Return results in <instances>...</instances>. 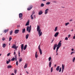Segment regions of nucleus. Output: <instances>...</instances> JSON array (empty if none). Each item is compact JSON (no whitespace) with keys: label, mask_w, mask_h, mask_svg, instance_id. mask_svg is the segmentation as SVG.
<instances>
[{"label":"nucleus","mask_w":75,"mask_h":75,"mask_svg":"<svg viewBox=\"0 0 75 75\" xmlns=\"http://www.w3.org/2000/svg\"><path fill=\"white\" fill-rule=\"evenodd\" d=\"M37 31L38 32V35H39V37H40L42 35V32H41V29H40V26H37Z\"/></svg>","instance_id":"f257e3e1"},{"label":"nucleus","mask_w":75,"mask_h":75,"mask_svg":"<svg viewBox=\"0 0 75 75\" xmlns=\"http://www.w3.org/2000/svg\"><path fill=\"white\" fill-rule=\"evenodd\" d=\"M61 43L60 42H59L57 45V47L56 49V53L58 51V49L59 48V47H61Z\"/></svg>","instance_id":"f03ea898"},{"label":"nucleus","mask_w":75,"mask_h":75,"mask_svg":"<svg viewBox=\"0 0 75 75\" xmlns=\"http://www.w3.org/2000/svg\"><path fill=\"white\" fill-rule=\"evenodd\" d=\"M26 30H27V31H28V33H30V32L31 31V26L30 25L29 27V26H27Z\"/></svg>","instance_id":"7ed1b4c3"},{"label":"nucleus","mask_w":75,"mask_h":75,"mask_svg":"<svg viewBox=\"0 0 75 75\" xmlns=\"http://www.w3.org/2000/svg\"><path fill=\"white\" fill-rule=\"evenodd\" d=\"M41 45H39L38 46V49L39 50L40 53V55H42V50L41 49V48H40V47Z\"/></svg>","instance_id":"20e7f679"},{"label":"nucleus","mask_w":75,"mask_h":75,"mask_svg":"<svg viewBox=\"0 0 75 75\" xmlns=\"http://www.w3.org/2000/svg\"><path fill=\"white\" fill-rule=\"evenodd\" d=\"M18 46H16L15 45L13 44V46H12L11 47L12 48H15V50H17V48Z\"/></svg>","instance_id":"39448f33"},{"label":"nucleus","mask_w":75,"mask_h":75,"mask_svg":"<svg viewBox=\"0 0 75 75\" xmlns=\"http://www.w3.org/2000/svg\"><path fill=\"white\" fill-rule=\"evenodd\" d=\"M33 8V5H30L29 6L28 8H27L28 10H30Z\"/></svg>","instance_id":"423d86ee"},{"label":"nucleus","mask_w":75,"mask_h":75,"mask_svg":"<svg viewBox=\"0 0 75 75\" xmlns=\"http://www.w3.org/2000/svg\"><path fill=\"white\" fill-rule=\"evenodd\" d=\"M19 31H20V30H19L16 29L15 30L14 33L15 34H17L19 33Z\"/></svg>","instance_id":"0eeeda50"},{"label":"nucleus","mask_w":75,"mask_h":75,"mask_svg":"<svg viewBox=\"0 0 75 75\" xmlns=\"http://www.w3.org/2000/svg\"><path fill=\"white\" fill-rule=\"evenodd\" d=\"M62 72H63L64 70V64H62Z\"/></svg>","instance_id":"6e6552de"},{"label":"nucleus","mask_w":75,"mask_h":75,"mask_svg":"<svg viewBox=\"0 0 75 75\" xmlns=\"http://www.w3.org/2000/svg\"><path fill=\"white\" fill-rule=\"evenodd\" d=\"M58 34H59V32L56 33L54 34V37H57L58 35Z\"/></svg>","instance_id":"1a4fd4ad"},{"label":"nucleus","mask_w":75,"mask_h":75,"mask_svg":"<svg viewBox=\"0 0 75 75\" xmlns=\"http://www.w3.org/2000/svg\"><path fill=\"white\" fill-rule=\"evenodd\" d=\"M49 10V9H47L45 10V14H47V13H48V11Z\"/></svg>","instance_id":"9d476101"},{"label":"nucleus","mask_w":75,"mask_h":75,"mask_svg":"<svg viewBox=\"0 0 75 75\" xmlns=\"http://www.w3.org/2000/svg\"><path fill=\"white\" fill-rule=\"evenodd\" d=\"M57 47V44H55L54 45V46L53 47V50H55L56 48V47Z\"/></svg>","instance_id":"9b49d317"},{"label":"nucleus","mask_w":75,"mask_h":75,"mask_svg":"<svg viewBox=\"0 0 75 75\" xmlns=\"http://www.w3.org/2000/svg\"><path fill=\"white\" fill-rule=\"evenodd\" d=\"M19 18H22V17H23V14L21 13H20L19 14Z\"/></svg>","instance_id":"f8f14e48"},{"label":"nucleus","mask_w":75,"mask_h":75,"mask_svg":"<svg viewBox=\"0 0 75 75\" xmlns=\"http://www.w3.org/2000/svg\"><path fill=\"white\" fill-rule=\"evenodd\" d=\"M23 46H24V45L23 44H22L21 45V49L22 50L21 52H23Z\"/></svg>","instance_id":"ddd939ff"},{"label":"nucleus","mask_w":75,"mask_h":75,"mask_svg":"<svg viewBox=\"0 0 75 75\" xmlns=\"http://www.w3.org/2000/svg\"><path fill=\"white\" fill-rule=\"evenodd\" d=\"M30 23V22H29V21H28L26 23L25 25V26H27V25H29V24Z\"/></svg>","instance_id":"4468645a"},{"label":"nucleus","mask_w":75,"mask_h":75,"mask_svg":"<svg viewBox=\"0 0 75 75\" xmlns=\"http://www.w3.org/2000/svg\"><path fill=\"white\" fill-rule=\"evenodd\" d=\"M42 14V11H40L38 13L39 15H41V14Z\"/></svg>","instance_id":"2eb2a0df"},{"label":"nucleus","mask_w":75,"mask_h":75,"mask_svg":"<svg viewBox=\"0 0 75 75\" xmlns=\"http://www.w3.org/2000/svg\"><path fill=\"white\" fill-rule=\"evenodd\" d=\"M12 66H11L10 65H8L7 66L8 68L10 69V68H12Z\"/></svg>","instance_id":"dca6fc26"},{"label":"nucleus","mask_w":75,"mask_h":75,"mask_svg":"<svg viewBox=\"0 0 75 75\" xmlns=\"http://www.w3.org/2000/svg\"><path fill=\"white\" fill-rule=\"evenodd\" d=\"M10 61H11V60H10V59H8V61H6V64H9V62H10Z\"/></svg>","instance_id":"f3484780"},{"label":"nucleus","mask_w":75,"mask_h":75,"mask_svg":"<svg viewBox=\"0 0 75 75\" xmlns=\"http://www.w3.org/2000/svg\"><path fill=\"white\" fill-rule=\"evenodd\" d=\"M59 67V66H58L57 68L56 69V70L58 71L59 70V67Z\"/></svg>","instance_id":"a211bd4d"},{"label":"nucleus","mask_w":75,"mask_h":75,"mask_svg":"<svg viewBox=\"0 0 75 75\" xmlns=\"http://www.w3.org/2000/svg\"><path fill=\"white\" fill-rule=\"evenodd\" d=\"M27 45H25V47H24L23 48L24 50H26V48H27Z\"/></svg>","instance_id":"6ab92c4d"},{"label":"nucleus","mask_w":75,"mask_h":75,"mask_svg":"<svg viewBox=\"0 0 75 75\" xmlns=\"http://www.w3.org/2000/svg\"><path fill=\"white\" fill-rule=\"evenodd\" d=\"M28 37H29V34H28L26 36V39H28Z\"/></svg>","instance_id":"aec40b11"},{"label":"nucleus","mask_w":75,"mask_h":75,"mask_svg":"<svg viewBox=\"0 0 75 75\" xmlns=\"http://www.w3.org/2000/svg\"><path fill=\"white\" fill-rule=\"evenodd\" d=\"M22 33H25V28H24L22 30Z\"/></svg>","instance_id":"412c9836"},{"label":"nucleus","mask_w":75,"mask_h":75,"mask_svg":"<svg viewBox=\"0 0 75 75\" xmlns=\"http://www.w3.org/2000/svg\"><path fill=\"white\" fill-rule=\"evenodd\" d=\"M51 63H52L51 62H50L49 63V66L50 68H51Z\"/></svg>","instance_id":"4be33fe9"},{"label":"nucleus","mask_w":75,"mask_h":75,"mask_svg":"<svg viewBox=\"0 0 75 75\" xmlns=\"http://www.w3.org/2000/svg\"><path fill=\"white\" fill-rule=\"evenodd\" d=\"M58 31V27H56L55 28L54 31L55 32L56 31Z\"/></svg>","instance_id":"5701e85b"},{"label":"nucleus","mask_w":75,"mask_h":75,"mask_svg":"<svg viewBox=\"0 0 75 75\" xmlns=\"http://www.w3.org/2000/svg\"><path fill=\"white\" fill-rule=\"evenodd\" d=\"M37 52H36L35 54V57L36 58H37L38 57V54H37Z\"/></svg>","instance_id":"b1692460"},{"label":"nucleus","mask_w":75,"mask_h":75,"mask_svg":"<svg viewBox=\"0 0 75 75\" xmlns=\"http://www.w3.org/2000/svg\"><path fill=\"white\" fill-rule=\"evenodd\" d=\"M6 46V44H3L2 47H3V48H5Z\"/></svg>","instance_id":"393cba45"},{"label":"nucleus","mask_w":75,"mask_h":75,"mask_svg":"<svg viewBox=\"0 0 75 75\" xmlns=\"http://www.w3.org/2000/svg\"><path fill=\"white\" fill-rule=\"evenodd\" d=\"M51 3L50 2H47L46 3V5H48L49 4H50Z\"/></svg>","instance_id":"a878e982"},{"label":"nucleus","mask_w":75,"mask_h":75,"mask_svg":"<svg viewBox=\"0 0 75 75\" xmlns=\"http://www.w3.org/2000/svg\"><path fill=\"white\" fill-rule=\"evenodd\" d=\"M15 60V58L14 57H13L11 60V61H14Z\"/></svg>","instance_id":"bb28decb"},{"label":"nucleus","mask_w":75,"mask_h":75,"mask_svg":"<svg viewBox=\"0 0 75 75\" xmlns=\"http://www.w3.org/2000/svg\"><path fill=\"white\" fill-rule=\"evenodd\" d=\"M10 35H12V34H13V30H11L10 32Z\"/></svg>","instance_id":"cd10ccee"},{"label":"nucleus","mask_w":75,"mask_h":75,"mask_svg":"<svg viewBox=\"0 0 75 75\" xmlns=\"http://www.w3.org/2000/svg\"><path fill=\"white\" fill-rule=\"evenodd\" d=\"M27 67V64H25V66L24 67V68H26Z\"/></svg>","instance_id":"c85d7f7f"},{"label":"nucleus","mask_w":75,"mask_h":75,"mask_svg":"<svg viewBox=\"0 0 75 75\" xmlns=\"http://www.w3.org/2000/svg\"><path fill=\"white\" fill-rule=\"evenodd\" d=\"M44 4L43 3L41 4L40 5V7H44Z\"/></svg>","instance_id":"c756f323"},{"label":"nucleus","mask_w":75,"mask_h":75,"mask_svg":"<svg viewBox=\"0 0 75 75\" xmlns=\"http://www.w3.org/2000/svg\"><path fill=\"white\" fill-rule=\"evenodd\" d=\"M8 29H7V30H5L4 31V32L6 33H7L8 32Z\"/></svg>","instance_id":"7c9ffc66"},{"label":"nucleus","mask_w":75,"mask_h":75,"mask_svg":"<svg viewBox=\"0 0 75 75\" xmlns=\"http://www.w3.org/2000/svg\"><path fill=\"white\" fill-rule=\"evenodd\" d=\"M33 15H31L30 16L31 19H32V20H33L34 19L33 18Z\"/></svg>","instance_id":"2f4dec72"},{"label":"nucleus","mask_w":75,"mask_h":75,"mask_svg":"<svg viewBox=\"0 0 75 75\" xmlns=\"http://www.w3.org/2000/svg\"><path fill=\"white\" fill-rule=\"evenodd\" d=\"M53 71V67H52L51 69V72H52Z\"/></svg>","instance_id":"473e14b6"},{"label":"nucleus","mask_w":75,"mask_h":75,"mask_svg":"<svg viewBox=\"0 0 75 75\" xmlns=\"http://www.w3.org/2000/svg\"><path fill=\"white\" fill-rule=\"evenodd\" d=\"M11 40H12V38H11V37H10L9 38V41H11Z\"/></svg>","instance_id":"72a5a7b5"},{"label":"nucleus","mask_w":75,"mask_h":75,"mask_svg":"<svg viewBox=\"0 0 75 75\" xmlns=\"http://www.w3.org/2000/svg\"><path fill=\"white\" fill-rule=\"evenodd\" d=\"M68 24H69V22L66 23H65V25L66 26H67V25H68Z\"/></svg>","instance_id":"f704fd0d"},{"label":"nucleus","mask_w":75,"mask_h":75,"mask_svg":"<svg viewBox=\"0 0 75 75\" xmlns=\"http://www.w3.org/2000/svg\"><path fill=\"white\" fill-rule=\"evenodd\" d=\"M48 59H49V61H51V57H49L48 58Z\"/></svg>","instance_id":"c9c22d12"},{"label":"nucleus","mask_w":75,"mask_h":75,"mask_svg":"<svg viewBox=\"0 0 75 75\" xmlns=\"http://www.w3.org/2000/svg\"><path fill=\"white\" fill-rule=\"evenodd\" d=\"M21 61H22V58H21V59L19 60V62H21Z\"/></svg>","instance_id":"e433bc0d"},{"label":"nucleus","mask_w":75,"mask_h":75,"mask_svg":"<svg viewBox=\"0 0 75 75\" xmlns=\"http://www.w3.org/2000/svg\"><path fill=\"white\" fill-rule=\"evenodd\" d=\"M75 57H74L73 59V62H74V61H75Z\"/></svg>","instance_id":"4c0bfd02"},{"label":"nucleus","mask_w":75,"mask_h":75,"mask_svg":"<svg viewBox=\"0 0 75 75\" xmlns=\"http://www.w3.org/2000/svg\"><path fill=\"white\" fill-rule=\"evenodd\" d=\"M75 53V52H71L70 55H72V54H73Z\"/></svg>","instance_id":"58836bf2"},{"label":"nucleus","mask_w":75,"mask_h":75,"mask_svg":"<svg viewBox=\"0 0 75 75\" xmlns=\"http://www.w3.org/2000/svg\"><path fill=\"white\" fill-rule=\"evenodd\" d=\"M34 14H35V12H34V11H33L32 13V15H34Z\"/></svg>","instance_id":"ea45409f"},{"label":"nucleus","mask_w":75,"mask_h":75,"mask_svg":"<svg viewBox=\"0 0 75 75\" xmlns=\"http://www.w3.org/2000/svg\"><path fill=\"white\" fill-rule=\"evenodd\" d=\"M68 39V37H66L65 38V40H66L67 41Z\"/></svg>","instance_id":"a19ab883"},{"label":"nucleus","mask_w":75,"mask_h":75,"mask_svg":"<svg viewBox=\"0 0 75 75\" xmlns=\"http://www.w3.org/2000/svg\"><path fill=\"white\" fill-rule=\"evenodd\" d=\"M10 53H8L7 54V57H9V56H10Z\"/></svg>","instance_id":"79ce46f5"},{"label":"nucleus","mask_w":75,"mask_h":75,"mask_svg":"<svg viewBox=\"0 0 75 75\" xmlns=\"http://www.w3.org/2000/svg\"><path fill=\"white\" fill-rule=\"evenodd\" d=\"M61 67H60V69H59V72H61Z\"/></svg>","instance_id":"37998d69"},{"label":"nucleus","mask_w":75,"mask_h":75,"mask_svg":"<svg viewBox=\"0 0 75 75\" xmlns=\"http://www.w3.org/2000/svg\"><path fill=\"white\" fill-rule=\"evenodd\" d=\"M16 73H17V70H15V71H14V73L15 74H16Z\"/></svg>","instance_id":"c03bdc74"},{"label":"nucleus","mask_w":75,"mask_h":75,"mask_svg":"<svg viewBox=\"0 0 75 75\" xmlns=\"http://www.w3.org/2000/svg\"><path fill=\"white\" fill-rule=\"evenodd\" d=\"M2 41H4L5 40V38H2Z\"/></svg>","instance_id":"a18cd8bd"},{"label":"nucleus","mask_w":75,"mask_h":75,"mask_svg":"<svg viewBox=\"0 0 75 75\" xmlns=\"http://www.w3.org/2000/svg\"><path fill=\"white\" fill-rule=\"evenodd\" d=\"M14 57H15V59H16L17 58V55H15V56H14Z\"/></svg>","instance_id":"49530a36"},{"label":"nucleus","mask_w":75,"mask_h":75,"mask_svg":"<svg viewBox=\"0 0 75 75\" xmlns=\"http://www.w3.org/2000/svg\"><path fill=\"white\" fill-rule=\"evenodd\" d=\"M73 39H74V40L75 39V34H74V36H73Z\"/></svg>","instance_id":"de8ad7c7"},{"label":"nucleus","mask_w":75,"mask_h":75,"mask_svg":"<svg viewBox=\"0 0 75 75\" xmlns=\"http://www.w3.org/2000/svg\"><path fill=\"white\" fill-rule=\"evenodd\" d=\"M56 53H57L56 54V55H58V53H57V52H56Z\"/></svg>","instance_id":"09e8293b"},{"label":"nucleus","mask_w":75,"mask_h":75,"mask_svg":"<svg viewBox=\"0 0 75 75\" xmlns=\"http://www.w3.org/2000/svg\"><path fill=\"white\" fill-rule=\"evenodd\" d=\"M16 65H18V62H16Z\"/></svg>","instance_id":"8fccbe9b"},{"label":"nucleus","mask_w":75,"mask_h":75,"mask_svg":"<svg viewBox=\"0 0 75 75\" xmlns=\"http://www.w3.org/2000/svg\"><path fill=\"white\" fill-rule=\"evenodd\" d=\"M54 39H53L51 42V43H52L53 42V41H54Z\"/></svg>","instance_id":"3c124183"},{"label":"nucleus","mask_w":75,"mask_h":75,"mask_svg":"<svg viewBox=\"0 0 75 75\" xmlns=\"http://www.w3.org/2000/svg\"><path fill=\"white\" fill-rule=\"evenodd\" d=\"M16 52H14V55H16Z\"/></svg>","instance_id":"603ef678"},{"label":"nucleus","mask_w":75,"mask_h":75,"mask_svg":"<svg viewBox=\"0 0 75 75\" xmlns=\"http://www.w3.org/2000/svg\"><path fill=\"white\" fill-rule=\"evenodd\" d=\"M68 38H69V37H70V36H71V35H68Z\"/></svg>","instance_id":"864d4df0"},{"label":"nucleus","mask_w":75,"mask_h":75,"mask_svg":"<svg viewBox=\"0 0 75 75\" xmlns=\"http://www.w3.org/2000/svg\"><path fill=\"white\" fill-rule=\"evenodd\" d=\"M71 51H74V49H71Z\"/></svg>","instance_id":"5fc2aeb1"},{"label":"nucleus","mask_w":75,"mask_h":75,"mask_svg":"<svg viewBox=\"0 0 75 75\" xmlns=\"http://www.w3.org/2000/svg\"><path fill=\"white\" fill-rule=\"evenodd\" d=\"M56 66H57V65H56V64H55L54 65V67H56Z\"/></svg>","instance_id":"6e6d98bb"},{"label":"nucleus","mask_w":75,"mask_h":75,"mask_svg":"<svg viewBox=\"0 0 75 75\" xmlns=\"http://www.w3.org/2000/svg\"><path fill=\"white\" fill-rule=\"evenodd\" d=\"M72 19H70V21H72Z\"/></svg>","instance_id":"4d7b16f0"},{"label":"nucleus","mask_w":75,"mask_h":75,"mask_svg":"<svg viewBox=\"0 0 75 75\" xmlns=\"http://www.w3.org/2000/svg\"><path fill=\"white\" fill-rule=\"evenodd\" d=\"M20 54V51H19L18 52V54Z\"/></svg>","instance_id":"13d9d810"},{"label":"nucleus","mask_w":75,"mask_h":75,"mask_svg":"<svg viewBox=\"0 0 75 75\" xmlns=\"http://www.w3.org/2000/svg\"><path fill=\"white\" fill-rule=\"evenodd\" d=\"M42 1H46V0H42Z\"/></svg>","instance_id":"bf43d9fd"},{"label":"nucleus","mask_w":75,"mask_h":75,"mask_svg":"<svg viewBox=\"0 0 75 75\" xmlns=\"http://www.w3.org/2000/svg\"><path fill=\"white\" fill-rule=\"evenodd\" d=\"M11 75H14V73H12Z\"/></svg>","instance_id":"052dcab7"},{"label":"nucleus","mask_w":75,"mask_h":75,"mask_svg":"<svg viewBox=\"0 0 75 75\" xmlns=\"http://www.w3.org/2000/svg\"><path fill=\"white\" fill-rule=\"evenodd\" d=\"M26 73H27V74H28V71H26Z\"/></svg>","instance_id":"680f3d73"},{"label":"nucleus","mask_w":75,"mask_h":75,"mask_svg":"<svg viewBox=\"0 0 75 75\" xmlns=\"http://www.w3.org/2000/svg\"><path fill=\"white\" fill-rule=\"evenodd\" d=\"M34 17H35V15H34Z\"/></svg>","instance_id":"e2e57ef3"},{"label":"nucleus","mask_w":75,"mask_h":75,"mask_svg":"<svg viewBox=\"0 0 75 75\" xmlns=\"http://www.w3.org/2000/svg\"><path fill=\"white\" fill-rule=\"evenodd\" d=\"M15 59L16 61H17V59Z\"/></svg>","instance_id":"0e129e2a"},{"label":"nucleus","mask_w":75,"mask_h":75,"mask_svg":"<svg viewBox=\"0 0 75 75\" xmlns=\"http://www.w3.org/2000/svg\"><path fill=\"white\" fill-rule=\"evenodd\" d=\"M18 57H20V54H18Z\"/></svg>","instance_id":"69168bd1"},{"label":"nucleus","mask_w":75,"mask_h":75,"mask_svg":"<svg viewBox=\"0 0 75 75\" xmlns=\"http://www.w3.org/2000/svg\"><path fill=\"white\" fill-rule=\"evenodd\" d=\"M59 42H60V43H61V41H60Z\"/></svg>","instance_id":"338daca9"},{"label":"nucleus","mask_w":75,"mask_h":75,"mask_svg":"<svg viewBox=\"0 0 75 75\" xmlns=\"http://www.w3.org/2000/svg\"><path fill=\"white\" fill-rule=\"evenodd\" d=\"M17 27H20V26H19V25H17Z\"/></svg>","instance_id":"774afa93"}]
</instances>
